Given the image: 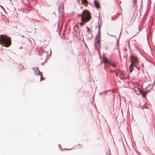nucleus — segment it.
I'll list each match as a JSON object with an SVG mask.
<instances>
[{
	"instance_id": "f257e3e1",
	"label": "nucleus",
	"mask_w": 155,
	"mask_h": 155,
	"mask_svg": "<svg viewBox=\"0 0 155 155\" xmlns=\"http://www.w3.org/2000/svg\"><path fill=\"white\" fill-rule=\"evenodd\" d=\"M80 16H81V21L85 23L89 21L91 18L90 13L87 10H84Z\"/></svg>"
},
{
	"instance_id": "f03ea898",
	"label": "nucleus",
	"mask_w": 155,
	"mask_h": 155,
	"mask_svg": "<svg viewBox=\"0 0 155 155\" xmlns=\"http://www.w3.org/2000/svg\"><path fill=\"white\" fill-rule=\"evenodd\" d=\"M0 42L4 44L6 47H8L11 44V41L10 39L2 35H0Z\"/></svg>"
},
{
	"instance_id": "7ed1b4c3",
	"label": "nucleus",
	"mask_w": 155,
	"mask_h": 155,
	"mask_svg": "<svg viewBox=\"0 0 155 155\" xmlns=\"http://www.w3.org/2000/svg\"><path fill=\"white\" fill-rule=\"evenodd\" d=\"M100 35H96L95 37V45L97 49L98 47L99 48L100 46Z\"/></svg>"
},
{
	"instance_id": "20e7f679",
	"label": "nucleus",
	"mask_w": 155,
	"mask_h": 155,
	"mask_svg": "<svg viewBox=\"0 0 155 155\" xmlns=\"http://www.w3.org/2000/svg\"><path fill=\"white\" fill-rule=\"evenodd\" d=\"M35 74L38 75L39 76H40V81L41 79V76L43 75L42 74V72H40V71L38 69V68H33Z\"/></svg>"
},
{
	"instance_id": "39448f33",
	"label": "nucleus",
	"mask_w": 155,
	"mask_h": 155,
	"mask_svg": "<svg viewBox=\"0 0 155 155\" xmlns=\"http://www.w3.org/2000/svg\"><path fill=\"white\" fill-rule=\"evenodd\" d=\"M109 64L111 65L113 67H115L117 64V62L113 60H110Z\"/></svg>"
},
{
	"instance_id": "423d86ee",
	"label": "nucleus",
	"mask_w": 155,
	"mask_h": 155,
	"mask_svg": "<svg viewBox=\"0 0 155 155\" xmlns=\"http://www.w3.org/2000/svg\"><path fill=\"white\" fill-rule=\"evenodd\" d=\"M111 59H108L107 58L105 57H103V62L104 63H108L109 64L110 61Z\"/></svg>"
},
{
	"instance_id": "0eeeda50",
	"label": "nucleus",
	"mask_w": 155,
	"mask_h": 155,
	"mask_svg": "<svg viewBox=\"0 0 155 155\" xmlns=\"http://www.w3.org/2000/svg\"><path fill=\"white\" fill-rule=\"evenodd\" d=\"M149 91H142L141 90L140 91V92L142 95L144 97L145 94H147Z\"/></svg>"
},
{
	"instance_id": "6e6552de",
	"label": "nucleus",
	"mask_w": 155,
	"mask_h": 155,
	"mask_svg": "<svg viewBox=\"0 0 155 155\" xmlns=\"http://www.w3.org/2000/svg\"><path fill=\"white\" fill-rule=\"evenodd\" d=\"M94 4L95 6L97 8H99L100 7V4L98 2L97 0H94Z\"/></svg>"
},
{
	"instance_id": "1a4fd4ad",
	"label": "nucleus",
	"mask_w": 155,
	"mask_h": 155,
	"mask_svg": "<svg viewBox=\"0 0 155 155\" xmlns=\"http://www.w3.org/2000/svg\"><path fill=\"white\" fill-rule=\"evenodd\" d=\"M63 9H64V6L63 5H61L60 6V8H59V10L61 12H63Z\"/></svg>"
},
{
	"instance_id": "9d476101",
	"label": "nucleus",
	"mask_w": 155,
	"mask_h": 155,
	"mask_svg": "<svg viewBox=\"0 0 155 155\" xmlns=\"http://www.w3.org/2000/svg\"><path fill=\"white\" fill-rule=\"evenodd\" d=\"M133 66L132 64H130V66L129 67V69L130 72L131 73L132 72L133 70Z\"/></svg>"
},
{
	"instance_id": "9b49d317",
	"label": "nucleus",
	"mask_w": 155,
	"mask_h": 155,
	"mask_svg": "<svg viewBox=\"0 0 155 155\" xmlns=\"http://www.w3.org/2000/svg\"><path fill=\"white\" fill-rule=\"evenodd\" d=\"M76 27H80L81 26V23H78L76 25Z\"/></svg>"
},
{
	"instance_id": "f8f14e48",
	"label": "nucleus",
	"mask_w": 155,
	"mask_h": 155,
	"mask_svg": "<svg viewBox=\"0 0 155 155\" xmlns=\"http://www.w3.org/2000/svg\"><path fill=\"white\" fill-rule=\"evenodd\" d=\"M120 73L122 75H124L125 74V73L124 71H120Z\"/></svg>"
},
{
	"instance_id": "ddd939ff",
	"label": "nucleus",
	"mask_w": 155,
	"mask_h": 155,
	"mask_svg": "<svg viewBox=\"0 0 155 155\" xmlns=\"http://www.w3.org/2000/svg\"><path fill=\"white\" fill-rule=\"evenodd\" d=\"M120 70L119 69H117V70L116 71H114V72L115 73H120Z\"/></svg>"
},
{
	"instance_id": "4468645a",
	"label": "nucleus",
	"mask_w": 155,
	"mask_h": 155,
	"mask_svg": "<svg viewBox=\"0 0 155 155\" xmlns=\"http://www.w3.org/2000/svg\"><path fill=\"white\" fill-rule=\"evenodd\" d=\"M97 35H101V31L100 30V28H99V30L97 32Z\"/></svg>"
},
{
	"instance_id": "2eb2a0df",
	"label": "nucleus",
	"mask_w": 155,
	"mask_h": 155,
	"mask_svg": "<svg viewBox=\"0 0 155 155\" xmlns=\"http://www.w3.org/2000/svg\"><path fill=\"white\" fill-rule=\"evenodd\" d=\"M86 28L87 29V31H89L90 29L87 27H86Z\"/></svg>"
},
{
	"instance_id": "dca6fc26",
	"label": "nucleus",
	"mask_w": 155,
	"mask_h": 155,
	"mask_svg": "<svg viewBox=\"0 0 155 155\" xmlns=\"http://www.w3.org/2000/svg\"><path fill=\"white\" fill-rule=\"evenodd\" d=\"M0 6H1V8L4 10V11H5V9L2 6H1V5H0Z\"/></svg>"
},
{
	"instance_id": "f3484780",
	"label": "nucleus",
	"mask_w": 155,
	"mask_h": 155,
	"mask_svg": "<svg viewBox=\"0 0 155 155\" xmlns=\"http://www.w3.org/2000/svg\"><path fill=\"white\" fill-rule=\"evenodd\" d=\"M134 3L133 5V6H134V5H135V0H134Z\"/></svg>"
},
{
	"instance_id": "a211bd4d",
	"label": "nucleus",
	"mask_w": 155,
	"mask_h": 155,
	"mask_svg": "<svg viewBox=\"0 0 155 155\" xmlns=\"http://www.w3.org/2000/svg\"><path fill=\"white\" fill-rule=\"evenodd\" d=\"M115 73V74H116V76H117L118 75V73Z\"/></svg>"
},
{
	"instance_id": "6ab92c4d",
	"label": "nucleus",
	"mask_w": 155,
	"mask_h": 155,
	"mask_svg": "<svg viewBox=\"0 0 155 155\" xmlns=\"http://www.w3.org/2000/svg\"><path fill=\"white\" fill-rule=\"evenodd\" d=\"M87 2V1L86 0H84V2L85 3H86Z\"/></svg>"
},
{
	"instance_id": "aec40b11",
	"label": "nucleus",
	"mask_w": 155,
	"mask_h": 155,
	"mask_svg": "<svg viewBox=\"0 0 155 155\" xmlns=\"http://www.w3.org/2000/svg\"><path fill=\"white\" fill-rule=\"evenodd\" d=\"M81 26L84 25V23H81Z\"/></svg>"
},
{
	"instance_id": "412c9836",
	"label": "nucleus",
	"mask_w": 155,
	"mask_h": 155,
	"mask_svg": "<svg viewBox=\"0 0 155 155\" xmlns=\"http://www.w3.org/2000/svg\"><path fill=\"white\" fill-rule=\"evenodd\" d=\"M106 155H111L110 153H108V154H107Z\"/></svg>"
},
{
	"instance_id": "4be33fe9",
	"label": "nucleus",
	"mask_w": 155,
	"mask_h": 155,
	"mask_svg": "<svg viewBox=\"0 0 155 155\" xmlns=\"http://www.w3.org/2000/svg\"><path fill=\"white\" fill-rule=\"evenodd\" d=\"M77 28L78 29H79V27H77Z\"/></svg>"
},
{
	"instance_id": "5701e85b",
	"label": "nucleus",
	"mask_w": 155,
	"mask_h": 155,
	"mask_svg": "<svg viewBox=\"0 0 155 155\" xmlns=\"http://www.w3.org/2000/svg\"><path fill=\"white\" fill-rule=\"evenodd\" d=\"M114 71H113V70H112L111 71V72H114Z\"/></svg>"
},
{
	"instance_id": "b1692460",
	"label": "nucleus",
	"mask_w": 155,
	"mask_h": 155,
	"mask_svg": "<svg viewBox=\"0 0 155 155\" xmlns=\"http://www.w3.org/2000/svg\"><path fill=\"white\" fill-rule=\"evenodd\" d=\"M71 149H69L68 150H70Z\"/></svg>"
}]
</instances>
